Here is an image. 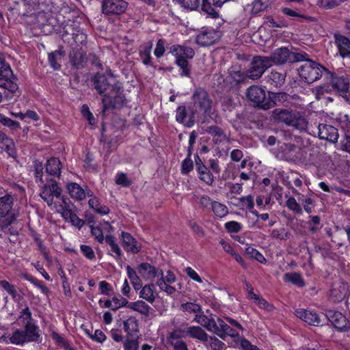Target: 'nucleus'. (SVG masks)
I'll list each match as a JSON object with an SVG mask.
<instances>
[{
    "mask_svg": "<svg viewBox=\"0 0 350 350\" xmlns=\"http://www.w3.org/2000/svg\"><path fill=\"white\" fill-rule=\"evenodd\" d=\"M16 77L3 56L0 58V87L7 90L15 96L19 95L18 86L16 83Z\"/></svg>",
    "mask_w": 350,
    "mask_h": 350,
    "instance_id": "39448f33",
    "label": "nucleus"
},
{
    "mask_svg": "<svg viewBox=\"0 0 350 350\" xmlns=\"http://www.w3.org/2000/svg\"><path fill=\"white\" fill-rule=\"evenodd\" d=\"M237 340L239 342L243 350H260L257 346L252 345L246 338L240 336V338H238Z\"/></svg>",
    "mask_w": 350,
    "mask_h": 350,
    "instance_id": "774afa93",
    "label": "nucleus"
},
{
    "mask_svg": "<svg viewBox=\"0 0 350 350\" xmlns=\"http://www.w3.org/2000/svg\"><path fill=\"white\" fill-rule=\"evenodd\" d=\"M115 183L124 187H129L132 184V181L127 177L126 174L123 172H119L116 174Z\"/></svg>",
    "mask_w": 350,
    "mask_h": 350,
    "instance_id": "3c124183",
    "label": "nucleus"
},
{
    "mask_svg": "<svg viewBox=\"0 0 350 350\" xmlns=\"http://www.w3.org/2000/svg\"><path fill=\"white\" fill-rule=\"evenodd\" d=\"M165 43L166 42L164 39L158 40L154 51V54L157 58H160L163 56L165 51Z\"/></svg>",
    "mask_w": 350,
    "mask_h": 350,
    "instance_id": "e2e57ef3",
    "label": "nucleus"
},
{
    "mask_svg": "<svg viewBox=\"0 0 350 350\" xmlns=\"http://www.w3.org/2000/svg\"><path fill=\"white\" fill-rule=\"evenodd\" d=\"M0 123L3 125L9 127L12 130H16L20 128L18 122L13 120L10 118L5 117L0 114Z\"/></svg>",
    "mask_w": 350,
    "mask_h": 350,
    "instance_id": "6e6d98bb",
    "label": "nucleus"
},
{
    "mask_svg": "<svg viewBox=\"0 0 350 350\" xmlns=\"http://www.w3.org/2000/svg\"><path fill=\"white\" fill-rule=\"evenodd\" d=\"M13 204L14 199L11 195L0 197V216L7 217L2 221L5 225H10L16 219L15 214L12 213Z\"/></svg>",
    "mask_w": 350,
    "mask_h": 350,
    "instance_id": "9d476101",
    "label": "nucleus"
},
{
    "mask_svg": "<svg viewBox=\"0 0 350 350\" xmlns=\"http://www.w3.org/2000/svg\"><path fill=\"white\" fill-rule=\"evenodd\" d=\"M212 210L215 215L219 217H223L228 213L227 206L218 202H213L212 204Z\"/></svg>",
    "mask_w": 350,
    "mask_h": 350,
    "instance_id": "8fccbe9b",
    "label": "nucleus"
},
{
    "mask_svg": "<svg viewBox=\"0 0 350 350\" xmlns=\"http://www.w3.org/2000/svg\"><path fill=\"white\" fill-rule=\"evenodd\" d=\"M312 93L314 94L316 99L319 100L324 98L326 94H331L335 92L333 90L330 82L326 81L325 83L313 88Z\"/></svg>",
    "mask_w": 350,
    "mask_h": 350,
    "instance_id": "7c9ffc66",
    "label": "nucleus"
},
{
    "mask_svg": "<svg viewBox=\"0 0 350 350\" xmlns=\"http://www.w3.org/2000/svg\"><path fill=\"white\" fill-rule=\"evenodd\" d=\"M127 7L128 3L124 0H103L102 3L103 13L107 16L120 15Z\"/></svg>",
    "mask_w": 350,
    "mask_h": 350,
    "instance_id": "9b49d317",
    "label": "nucleus"
},
{
    "mask_svg": "<svg viewBox=\"0 0 350 350\" xmlns=\"http://www.w3.org/2000/svg\"><path fill=\"white\" fill-rule=\"evenodd\" d=\"M271 66V60L266 56H255L246 71L249 79H258L265 70Z\"/></svg>",
    "mask_w": 350,
    "mask_h": 350,
    "instance_id": "6e6552de",
    "label": "nucleus"
},
{
    "mask_svg": "<svg viewBox=\"0 0 350 350\" xmlns=\"http://www.w3.org/2000/svg\"><path fill=\"white\" fill-rule=\"evenodd\" d=\"M127 307L146 316H148L150 310V307L142 300L135 302H129Z\"/></svg>",
    "mask_w": 350,
    "mask_h": 350,
    "instance_id": "58836bf2",
    "label": "nucleus"
},
{
    "mask_svg": "<svg viewBox=\"0 0 350 350\" xmlns=\"http://www.w3.org/2000/svg\"><path fill=\"white\" fill-rule=\"evenodd\" d=\"M268 78L271 85L275 88H281L285 82L286 73L272 70Z\"/></svg>",
    "mask_w": 350,
    "mask_h": 350,
    "instance_id": "f704fd0d",
    "label": "nucleus"
},
{
    "mask_svg": "<svg viewBox=\"0 0 350 350\" xmlns=\"http://www.w3.org/2000/svg\"><path fill=\"white\" fill-rule=\"evenodd\" d=\"M200 0H178L180 5L188 10H196L200 6Z\"/></svg>",
    "mask_w": 350,
    "mask_h": 350,
    "instance_id": "5fc2aeb1",
    "label": "nucleus"
},
{
    "mask_svg": "<svg viewBox=\"0 0 350 350\" xmlns=\"http://www.w3.org/2000/svg\"><path fill=\"white\" fill-rule=\"evenodd\" d=\"M286 206L292 211L297 214L302 213V208L300 205L297 203L296 200L291 197L289 198L286 201Z\"/></svg>",
    "mask_w": 350,
    "mask_h": 350,
    "instance_id": "680f3d73",
    "label": "nucleus"
},
{
    "mask_svg": "<svg viewBox=\"0 0 350 350\" xmlns=\"http://www.w3.org/2000/svg\"><path fill=\"white\" fill-rule=\"evenodd\" d=\"M62 189L57 186L55 181L51 180V184H45L40 193L41 198L51 206L53 202L54 197L58 198L61 197Z\"/></svg>",
    "mask_w": 350,
    "mask_h": 350,
    "instance_id": "2eb2a0df",
    "label": "nucleus"
},
{
    "mask_svg": "<svg viewBox=\"0 0 350 350\" xmlns=\"http://www.w3.org/2000/svg\"><path fill=\"white\" fill-rule=\"evenodd\" d=\"M205 131L213 137H218L219 141H224L227 139V137L223 129L217 126H208L205 129Z\"/></svg>",
    "mask_w": 350,
    "mask_h": 350,
    "instance_id": "de8ad7c7",
    "label": "nucleus"
},
{
    "mask_svg": "<svg viewBox=\"0 0 350 350\" xmlns=\"http://www.w3.org/2000/svg\"><path fill=\"white\" fill-rule=\"evenodd\" d=\"M152 41H149L141 45L139 50V57L144 64L152 66L151 50L152 48Z\"/></svg>",
    "mask_w": 350,
    "mask_h": 350,
    "instance_id": "c756f323",
    "label": "nucleus"
},
{
    "mask_svg": "<svg viewBox=\"0 0 350 350\" xmlns=\"http://www.w3.org/2000/svg\"><path fill=\"white\" fill-rule=\"evenodd\" d=\"M273 1L274 0H254L252 3V14L257 15L265 10Z\"/></svg>",
    "mask_w": 350,
    "mask_h": 350,
    "instance_id": "4c0bfd02",
    "label": "nucleus"
},
{
    "mask_svg": "<svg viewBox=\"0 0 350 350\" xmlns=\"http://www.w3.org/2000/svg\"><path fill=\"white\" fill-rule=\"evenodd\" d=\"M180 308L183 312H187L189 314H195L196 315L201 312V310L202 309L200 304L195 302L183 303L180 305Z\"/></svg>",
    "mask_w": 350,
    "mask_h": 350,
    "instance_id": "c03bdc74",
    "label": "nucleus"
},
{
    "mask_svg": "<svg viewBox=\"0 0 350 350\" xmlns=\"http://www.w3.org/2000/svg\"><path fill=\"white\" fill-rule=\"evenodd\" d=\"M34 167V176L36 178V181L38 183V181L41 183H43L44 181L42 180L43 176V165L42 162L38 161H36L33 163Z\"/></svg>",
    "mask_w": 350,
    "mask_h": 350,
    "instance_id": "4d7b16f0",
    "label": "nucleus"
},
{
    "mask_svg": "<svg viewBox=\"0 0 350 350\" xmlns=\"http://www.w3.org/2000/svg\"><path fill=\"white\" fill-rule=\"evenodd\" d=\"M88 204L90 208H93L98 214L107 215L110 211L109 207L105 205H101L96 197L90 199Z\"/></svg>",
    "mask_w": 350,
    "mask_h": 350,
    "instance_id": "79ce46f5",
    "label": "nucleus"
},
{
    "mask_svg": "<svg viewBox=\"0 0 350 350\" xmlns=\"http://www.w3.org/2000/svg\"><path fill=\"white\" fill-rule=\"evenodd\" d=\"M212 105L213 100L204 88L196 89L191 96V105L189 107V120L193 122L196 117L200 114L211 117Z\"/></svg>",
    "mask_w": 350,
    "mask_h": 350,
    "instance_id": "f03ea898",
    "label": "nucleus"
},
{
    "mask_svg": "<svg viewBox=\"0 0 350 350\" xmlns=\"http://www.w3.org/2000/svg\"><path fill=\"white\" fill-rule=\"evenodd\" d=\"M325 79L330 82L335 94L346 93L349 90V82L344 76H338L328 70H326Z\"/></svg>",
    "mask_w": 350,
    "mask_h": 350,
    "instance_id": "f8f14e48",
    "label": "nucleus"
},
{
    "mask_svg": "<svg viewBox=\"0 0 350 350\" xmlns=\"http://www.w3.org/2000/svg\"><path fill=\"white\" fill-rule=\"evenodd\" d=\"M62 198L64 205H59L58 211L61 213L62 217L66 220H70L74 212L70 208V205L66 202L64 198L63 197Z\"/></svg>",
    "mask_w": 350,
    "mask_h": 350,
    "instance_id": "603ef678",
    "label": "nucleus"
},
{
    "mask_svg": "<svg viewBox=\"0 0 350 350\" xmlns=\"http://www.w3.org/2000/svg\"><path fill=\"white\" fill-rule=\"evenodd\" d=\"M62 167V163L57 157L50 158L45 164L46 174L56 178L60 177Z\"/></svg>",
    "mask_w": 350,
    "mask_h": 350,
    "instance_id": "a878e982",
    "label": "nucleus"
},
{
    "mask_svg": "<svg viewBox=\"0 0 350 350\" xmlns=\"http://www.w3.org/2000/svg\"><path fill=\"white\" fill-rule=\"evenodd\" d=\"M334 43L336 45L340 55L344 58L350 55V40L338 33L334 35Z\"/></svg>",
    "mask_w": 350,
    "mask_h": 350,
    "instance_id": "4be33fe9",
    "label": "nucleus"
},
{
    "mask_svg": "<svg viewBox=\"0 0 350 350\" xmlns=\"http://www.w3.org/2000/svg\"><path fill=\"white\" fill-rule=\"evenodd\" d=\"M92 82L96 92L103 96L105 94H109V92L111 90H117L116 85L118 83H111L104 74H96L92 79Z\"/></svg>",
    "mask_w": 350,
    "mask_h": 350,
    "instance_id": "4468645a",
    "label": "nucleus"
},
{
    "mask_svg": "<svg viewBox=\"0 0 350 350\" xmlns=\"http://www.w3.org/2000/svg\"><path fill=\"white\" fill-rule=\"evenodd\" d=\"M124 350H138L139 341L137 338H126L123 341Z\"/></svg>",
    "mask_w": 350,
    "mask_h": 350,
    "instance_id": "bf43d9fd",
    "label": "nucleus"
},
{
    "mask_svg": "<svg viewBox=\"0 0 350 350\" xmlns=\"http://www.w3.org/2000/svg\"><path fill=\"white\" fill-rule=\"evenodd\" d=\"M175 64L181 70L180 76L190 77L191 75V68L189 64L187 59H178L175 60Z\"/></svg>",
    "mask_w": 350,
    "mask_h": 350,
    "instance_id": "49530a36",
    "label": "nucleus"
},
{
    "mask_svg": "<svg viewBox=\"0 0 350 350\" xmlns=\"http://www.w3.org/2000/svg\"><path fill=\"white\" fill-rule=\"evenodd\" d=\"M301 62L302 64L297 68L299 77L302 81L309 84L312 83L320 79L324 72L326 75L325 67L321 64L308 59V55Z\"/></svg>",
    "mask_w": 350,
    "mask_h": 350,
    "instance_id": "7ed1b4c3",
    "label": "nucleus"
},
{
    "mask_svg": "<svg viewBox=\"0 0 350 350\" xmlns=\"http://www.w3.org/2000/svg\"><path fill=\"white\" fill-rule=\"evenodd\" d=\"M105 240L110 246L111 250L115 253L113 257L118 260H120L122 257V251L118 243L116 242L115 238L112 235H107Z\"/></svg>",
    "mask_w": 350,
    "mask_h": 350,
    "instance_id": "37998d69",
    "label": "nucleus"
},
{
    "mask_svg": "<svg viewBox=\"0 0 350 350\" xmlns=\"http://www.w3.org/2000/svg\"><path fill=\"white\" fill-rule=\"evenodd\" d=\"M295 314L310 325L319 326L321 325V321L319 315L314 312L300 308L295 310Z\"/></svg>",
    "mask_w": 350,
    "mask_h": 350,
    "instance_id": "6ab92c4d",
    "label": "nucleus"
},
{
    "mask_svg": "<svg viewBox=\"0 0 350 350\" xmlns=\"http://www.w3.org/2000/svg\"><path fill=\"white\" fill-rule=\"evenodd\" d=\"M308 54L305 52H292L286 47H280L276 49L268 58L271 60V64H284L286 62L294 63L304 60Z\"/></svg>",
    "mask_w": 350,
    "mask_h": 350,
    "instance_id": "423d86ee",
    "label": "nucleus"
},
{
    "mask_svg": "<svg viewBox=\"0 0 350 350\" xmlns=\"http://www.w3.org/2000/svg\"><path fill=\"white\" fill-rule=\"evenodd\" d=\"M117 90H111L109 94H105L102 98L103 112L105 113L109 108H119L124 105L125 98L121 88L118 83Z\"/></svg>",
    "mask_w": 350,
    "mask_h": 350,
    "instance_id": "1a4fd4ad",
    "label": "nucleus"
},
{
    "mask_svg": "<svg viewBox=\"0 0 350 350\" xmlns=\"http://www.w3.org/2000/svg\"><path fill=\"white\" fill-rule=\"evenodd\" d=\"M193 321L200 324L209 332H213L216 322L213 318H209L206 316L202 309L201 310V312L195 315Z\"/></svg>",
    "mask_w": 350,
    "mask_h": 350,
    "instance_id": "c85d7f7f",
    "label": "nucleus"
},
{
    "mask_svg": "<svg viewBox=\"0 0 350 350\" xmlns=\"http://www.w3.org/2000/svg\"><path fill=\"white\" fill-rule=\"evenodd\" d=\"M318 129L320 139H325L331 143H336L338 142L339 134L336 127L329 124H320Z\"/></svg>",
    "mask_w": 350,
    "mask_h": 350,
    "instance_id": "f3484780",
    "label": "nucleus"
},
{
    "mask_svg": "<svg viewBox=\"0 0 350 350\" xmlns=\"http://www.w3.org/2000/svg\"><path fill=\"white\" fill-rule=\"evenodd\" d=\"M138 273L145 280H153L163 274V270L148 263L142 262L137 267Z\"/></svg>",
    "mask_w": 350,
    "mask_h": 350,
    "instance_id": "a211bd4d",
    "label": "nucleus"
},
{
    "mask_svg": "<svg viewBox=\"0 0 350 350\" xmlns=\"http://www.w3.org/2000/svg\"><path fill=\"white\" fill-rule=\"evenodd\" d=\"M123 329L127 335L133 336L139 332V322L134 317H130L123 321Z\"/></svg>",
    "mask_w": 350,
    "mask_h": 350,
    "instance_id": "2f4dec72",
    "label": "nucleus"
},
{
    "mask_svg": "<svg viewBox=\"0 0 350 350\" xmlns=\"http://www.w3.org/2000/svg\"><path fill=\"white\" fill-rule=\"evenodd\" d=\"M40 337L39 327L35 323H25L24 330H15L10 337V341L14 345H23L25 342H37Z\"/></svg>",
    "mask_w": 350,
    "mask_h": 350,
    "instance_id": "20e7f679",
    "label": "nucleus"
},
{
    "mask_svg": "<svg viewBox=\"0 0 350 350\" xmlns=\"http://www.w3.org/2000/svg\"><path fill=\"white\" fill-rule=\"evenodd\" d=\"M64 53L60 50H56L48 54L49 63L52 68L58 70L61 68V63Z\"/></svg>",
    "mask_w": 350,
    "mask_h": 350,
    "instance_id": "473e14b6",
    "label": "nucleus"
},
{
    "mask_svg": "<svg viewBox=\"0 0 350 350\" xmlns=\"http://www.w3.org/2000/svg\"><path fill=\"white\" fill-rule=\"evenodd\" d=\"M247 97L257 107L264 110L269 109L275 105L270 95L267 96L265 90L258 85H252L247 89Z\"/></svg>",
    "mask_w": 350,
    "mask_h": 350,
    "instance_id": "0eeeda50",
    "label": "nucleus"
},
{
    "mask_svg": "<svg viewBox=\"0 0 350 350\" xmlns=\"http://www.w3.org/2000/svg\"><path fill=\"white\" fill-rule=\"evenodd\" d=\"M122 243L124 250L127 252L137 254L141 250V245L129 232H122Z\"/></svg>",
    "mask_w": 350,
    "mask_h": 350,
    "instance_id": "5701e85b",
    "label": "nucleus"
},
{
    "mask_svg": "<svg viewBox=\"0 0 350 350\" xmlns=\"http://www.w3.org/2000/svg\"><path fill=\"white\" fill-rule=\"evenodd\" d=\"M156 284L159 287L160 290L164 291L167 295H172L176 292V288L171 286V283H165L163 279H158Z\"/></svg>",
    "mask_w": 350,
    "mask_h": 350,
    "instance_id": "864d4df0",
    "label": "nucleus"
},
{
    "mask_svg": "<svg viewBox=\"0 0 350 350\" xmlns=\"http://www.w3.org/2000/svg\"><path fill=\"white\" fill-rule=\"evenodd\" d=\"M0 147L1 149L5 150L10 156L14 157L15 149L13 141L1 132H0Z\"/></svg>",
    "mask_w": 350,
    "mask_h": 350,
    "instance_id": "c9c22d12",
    "label": "nucleus"
},
{
    "mask_svg": "<svg viewBox=\"0 0 350 350\" xmlns=\"http://www.w3.org/2000/svg\"><path fill=\"white\" fill-rule=\"evenodd\" d=\"M284 280L285 282H291L299 287H302L305 285L301 274L297 272L286 273L284 275Z\"/></svg>",
    "mask_w": 350,
    "mask_h": 350,
    "instance_id": "a19ab883",
    "label": "nucleus"
},
{
    "mask_svg": "<svg viewBox=\"0 0 350 350\" xmlns=\"http://www.w3.org/2000/svg\"><path fill=\"white\" fill-rule=\"evenodd\" d=\"M0 285L5 291H6L12 297L13 299H16L17 292L14 285L10 284L6 280H1Z\"/></svg>",
    "mask_w": 350,
    "mask_h": 350,
    "instance_id": "69168bd1",
    "label": "nucleus"
},
{
    "mask_svg": "<svg viewBox=\"0 0 350 350\" xmlns=\"http://www.w3.org/2000/svg\"><path fill=\"white\" fill-rule=\"evenodd\" d=\"M185 332L190 338L198 340L203 343L208 341L209 336L200 326H190L187 327Z\"/></svg>",
    "mask_w": 350,
    "mask_h": 350,
    "instance_id": "bb28decb",
    "label": "nucleus"
},
{
    "mask_svg": "<svg viewBox=\"0 0 350 350\" xmlns=\"http://www.w3.org/2000/svg\"><path fill=\"white\" fill-rule=\"evenodd\" d=\"M217 40V34L214 30L202 31L196 38V42L202 46L213 45Z\"/></svg>",
    "mask_w": 350,
    "mask_h": 350,
    "instance_id": "393cba45",
    "label": "nucleus"
},
{
    "mask_svg": "<svg viewBox=\"0 0 350 350\" xmlns=\"http://www.w3.org/2000/svg\"><path fill=\"white\" fill-rule=\"evenodd\" d=\"M213 332L223 340L226 338V336L234 338L235 340L240 338L239 334L221 318H217Z\"/></svg>",
    "mask_w": 350,
    "mask_h": 350,
    "instance_id": "dca6fc26",
    "label": "nucleus"
},
{
    "mask_svg": "<svg viewBox=\"0 0 350 350\" xmlns=\"http://www.w3.org/2000/svg\"><path fill=\"white\" fill-rule=\"evenodd\" d=\"M209 346L213 350H222L225 344L215 336H209Z\"/></svg>",
    "mask_w": 350,
    "mask_h": 350,
    "instance_id": "338daca9",
    "label": "nucleus"
},
{
    "mask_svg": "<svg viewBox=\"0 0 350 350\" xmlns=\"http://www.w3.org/2000/svg\"><path fill=\"white\" fill-rule=\"evenodd\" d=\"M246 253L251 258H254L257 261L263 263L266 262V259L264 256L260 254L257 250L254 247H249L246 249Z\"/></svg>",
    "mask_w": 350,
    "mask_h": 350,
    "instance_id": "13d9d810",
    "label": "nucleus"
},
{
    "mask_svg": "<svg viewBox=\"0 0 350 350\" xmlns=\"http://www.w3.org/2000/svg\"><path fill=\"white\" fill-rule=\"evenodd\" d=\"M113 310H117L122 306H127L129 301L122 297H114L111 299Z\"/></svg>",
    "mask_w": 350,
    "mask_h": 350,
    "instance_id": "0e129e2a",
    "label": "nucleus"
},
{
    "mask_svg": "<svg viewBox=\"0 0 350 350\" xmlns=\"http://www.w3.org/2000/svg\"><path fill=\"white\" fill-rule=\"evenodd\" d=\"M325 315L334 327L340 332H347L350 329V322L340 312L328 310Z\"/></svg>",
    "mask_w": 350,
    "mask_h": 350,
    "instance_id": "ddd939ff",
    "label": "nucleus"
},
{
    "mask_svg": "<svg viewBox=\"0 0 350 350\" xmlns=\"http://www.w3.org/2000/svg\"><path fill=\"white\" fill-rule=\"evenodd\" d=\"M282 151L286 155L288 159L293 161H299L302 158L300 147L291 143H284L280 147Z\"/></svg>",
    "mask_w": 350,
    "mask_h": 350,
    "instance_id": "b1692460",
    "label": "nucleus"
},
{
    "mask_svg": "<svg viewBox=\"0 0 350 350\" xmlns=\"http://www.w3.org/2000/svg\"><path fill=\"white\" fill-rule=\"evenodd\" d=\"M273 120L300 131L308 127L306 118L298 111L288 108H276L272 111Z\"/></svg>",
    "mask_w": 350,
    "mask_h": 350,
    "instance_id": "f257e3e1",
    "label": "nucleus"
},
{
    "mask_svg": "<svg viewBox=\"0 0 350 350\" xmlns=\"http://www.w3.org/2000/svg\"><path fill=\"white\" fill-rule=\"evenodd\" d=\"M18 319L23 320L24 325L25 323H35L32 318V314L29 307H26L21 312Z\"/></svg>",
    "mask_w": 350,
    "mask_h": 350,
    "instance_id": "052dcab7",
    "label": "nucleus"
},
{
    "mask_svg": "<svg viewBox=\"0 0 350 350\" xmlns=\"http://www.w3.org/2000/svg\"><path fill=\"white\" fill-rule=\"evenodd\" d=\"M198 173L200 180L208 186L213 185L214 182V176L206 166L205 167V170H200Z\"/></svg>",
    "mask_w": 350,
    "mask_h": 350,
    "instance_id": "a18cd8bd",
    "label": "nucleus"
},
{
    "mask_svg": "<svg viewBox=\"0 0 350 350\" xmlns=\"http://www.w3.org/2000/svg\"><path fill=\"white\" fill-rule=\"evenodd\" d=\"M70 62L77 69L85 67L88 57L86 52L82 49H75L69 54Z\"/></svg>",
    "mask_w": 350,
    "mask_h": 350,
    "instance_id": "aec40b11",
    "label": "nucleus"
},
{
    "mask_svg": "<svg viewBox=\"0 0 350 350\" xmlns=\"http://www.w3.org/2000/svg\"><path fill=\"white\" fill-rule=\"evenodd\" d=\"M182 331L180 329H175L168 334L167 336V342L170 346H173L176 342L178 344L183 342L180 338L182 337Z\"/></svg>",
    "mask_w": 350,
    "mask_h": 350,
    "instance_id": "09e8293b",
    "label": "nucleus"
},
{
    "mask_svg": "<svg viewBox=\"0 0 350 350\" xmlns=\"http://www.w3.org/2000/svg\"><path fill=\"white\" fill-rule=\"evenodd\" d=\"M213 7L208 0H202L201 9L208 16L212 18H218L219 17V11Z\"/></svg>",
    "mask_w": 350,
    "mask_h": 350,
    "instance_id": "ea45409f",
    "label": "nucleus"
},
{
    "mask_svg": "<svg viewBox=\"0 0 350 350\" xmlns=\"http://www.w3.org/2000/svg\"><path fill=\"white\" fill-rule=\"evenodd\" d=\"M67 189L69 194L72 198H75L78 200L84 199L86 196L85 191L79 185L75 183H71L68 184Z\"/></svg>",
    "mask_w": 350,
    "mask_h": 350,
    "instance_id": "e433bc0d",
    "label": "nucleus"
},
{
    "mask_svg": "<svg viewBox=\"0 0 350 350\" xmlns=\"http://www.w3.org/2000/svg\"><path fill=\"white\" fill-rule=\"evenodd\" d=\"M247 79L249 78L246 72L230 69L229 70L228 75L226 77V81L231 85H237L245 82Z\"/></svg>",
    "mask_w": 350,
    "mask_h": 350,
    "instance_id": "cd10ccee",
    "label": "nucleus"
},
{
    "mask_svg": "<svg viewBox=\"0 0 350 350\" xmlns=\"http://www.w3.org/2000/svg\"><path fill=\"white\" fill-rule=\"evenodd\" d=\"M170 53L176 57V59H192L195 55V51L191 47L180 44L172 45L170 48Z\"/></svg>",
    "mask_w": 350,
    "mask_h": 350,
    "instance_id": "412c9836",
    "label": "nucleus"
},
{
    "mask_svg": "<svg viewBox=\"0 0 350 350\" xmlns=\"http://www.w3.org/2000/svg\"><path fill=\"white\" fill-rule=\"evenodd\" d=\"M139 297L151 304L153 303L156 298L154 284L151 283L143 286L139 293Z\"/></svg>",
    "mask_w": 350,
    "mask_h": 350,
    "instance_id": "72a5a7b5",
    "label": "nucleus"
}]
</instances>
